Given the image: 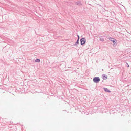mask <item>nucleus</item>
<instances>
[{"instance_id":"423d86ee","label":"nucleus","mask_w":131,"mask_h":131,"mask_svg":"<svg viewBox=\"0 0 131 131\" xmlns=\"http://www.w3.org/2000/svg\"><path fill=\"white\" fill-rule=\"evenodd\" d=\"M103 89L105 91L107 92L110 93L111 91L108 89L105 88H104Z\"/></svg>"},{"instance_id":"f03ea898","label":"nucleus","mask_w":131,"mask_h":131,"mask_svg":"<svg viewBox=\"0 0 131 131\" xmlns=\"http://www.w3.org/2000/svg\"><path fill=\"white\" fill-rule=\"evenodd\" d=\"M80 41L81 42V45H82L84 44L85 43L86 40L85 38H83L81 39Z\"/></svg>"},{"instance_id":"39448f33","label":"nucleus","mask_w":131,"mask_h":131,"mask_svg":"<svg viewBox=\"0 0 131 131\" xmlns=\"http://www.w3.org/2000/svg\"><path fill=\"white\" fill-rule=\"evenodd\" d=\"M112 42H113V45L114 46H115L117 45V41L116 39H115V40H114V41Z\"/></svg>"},{"instance_id":"7ed1b4c3","label":"nucleus","mask_w":131,"mask_h":131,"mask_svg":"<svg viewBox=\"0 0 131 131\" xmlns=\"http://www.w3.org/2000/svg\"><path fill=\"white\" fill-rule=\"evenodd\" d=\"M75 4L79 6H81L82 5V4L81 3V2L80 1L76 2H75Z\"/></svg>"},{"instance_id":"6e6552de","label":"nucleus","mask_w":131,"mask_h":131,"mask_svg":"<svg viewBox=\"0 0 131 131\" xmlns=\"http://www.w3.org/2000/svg\"><path fill=\"white\" fill-rule=\"evenodd\" d=\"M79 44V41L78 40H77L76 42L75 43L74 45H73L74 46H76L77 45Z\"/></svg>"},{"instance_id":"20e7f679","label":"nucleus","mask_w":131,"mask_h":131,"mask_svg":"<svg viewBox=\"0 0 131 131\" xmlns=\"http://www.w3.org/2000/svg\"><path fill=\"white\" fill-rule=\"evenodd\" d=\"M102 77L103 80H105L107 78V77L105 74H103L102 75Z\"/></svg>"},{"instance_id":"ddd939ff","label":"nucleus","mask_w":131,"mask_h":131,"mask_svg":"<svg viewBox=\"0 0 131 131\" xmlns=\"http://www.w3.org/2000/svg\"><path fill=\"white\" fill-rule=\"evenodd\" d=\"M129 65H128V66H127V67H129Z\"/></svg>"},{"instance_id":"1a4fd4ad","label":"nucleus","mask_w":131,"mask_h":131,"mask_svg":"<svg viewBox=\"0 0 131 131\" xmlns=\"http://www.w3.org/2000/svg\"><path fill=\"white\" fill-rule=\"evenodd\" d=\"M40 61V60L39 59H37L35 60V62H39Z\"/></svg>"},{"instance_id":"9b49d317","label":"nucleus","mask_w":131,"mask_h":131,"mask_svg":"<svg viewBox=\"0 0 131 131\" xmlns=\"http://www.w3.org/2000/svg\"><path fill=\"white\" fill-rule=\"evenodd\" d=\"M79 38H78V39L77 40H78V41H79Z\"/></svg>"},{"instance_id":"9d476101","label":"nucleus","mask_w":131,"mask_h":131,"mask_svg":"<svg viewBox=\"0 0 131 131\" xmlns=\"http://www.w3.org/2000/svg\"><path fill=\"white\" fill-rule=\"evenodd\" d=\"M100 41H104V38H100Z\"/></svg>"},{"instance_id":"f8f14e48","label":"nucleus","mask_w":131,"mask_h":131,"mask_svg":"<svg viewBox=\"0 0 131 131\" xmlns=\"http://www.w3.org/2000/svg\"><path fill=\"white\" fill-rule=\"evenodd\" d=\"M77 36H78V38H79V35H77Z\"/></svg>"},{"instance_id":"f257e3e1","label":"nucleus","mask_w":131,"mask_h":131,"mask_svg":"<svg viewBox=\"0 0 131 131\" xmlns=\"http://www.w3.org/2000/svg\"><path fill=\"white\" fill-rule=\"evenodd\" d=\"M100 81V79L99 77H96L94 78L93 81L94 82L97 83Z\"/></svg>"},{"instance_id":"0eeeda50","label":"nucleus","mask_w":131,"mask_h":131,"mask_svg":"<svg viewBox=\"0 0 131 131\" xmlns=\"http://www.w3.org/2000/svg\"><path fill=\"white\" fill-rule=\"evenodd\" d=\"M109 39L111 41H113L114 40H115V39L111 37H110L109 38Z\"/></svg>"}]
</instances>
